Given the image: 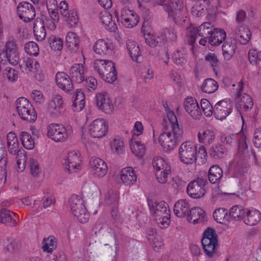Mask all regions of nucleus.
<instances>
[{
	"label": "nucleus",
	"mask_w": 261,
	"mask_h": 261,
	"mask_svg": "<svg viewBox=\"0 0 261 261\" xmlns=\"http://www.w3.org/2000/svg\"><path fill=\"white\" fill-rule=\"evenodd\" d=\"M15 103L18 114L22 119L29 122L36 121L37 114L28 100L24 97H20Z\"/></svg>",
	"instance_id": "nucleus-7"
},
{
	"label": "nucleus",
	"mask_w": 261,
	"mask_h": 261,
	"mask_svg": "<svg viewBox=\"0 0 261 261\" xmlns=\"http://www.w3.org/2000/svg\"><path fill=\"white\" fill-rule=\"evenodd\" d=\"M111 148L114 153L121 154L124 150V144L122 138L115 136L111 142Z\"/></svg>",
	"instance_id": "nucleus-46"
},
{
	"label": "nucleus",
	"mask_w": 261,
	"mask_h": 261,
	"mask_svg": "<svg viewBox=\"0 0 261 261\" xmlns=\"http://www.w3.org/2000/svg\"><path fill=\"white\" fill-rule=\"evenodd\" d=\"M132 152L136 156L142 157L145 153L146 148L143 143L138 141L133 137L129 142Z\"/></svg>",
	"instance_id": "nucleus-40"
},
{
	"label": "nucleus",
	"mask_w": 261,
	"mask_h": 261,
	"mask_svg": "<svg viewBox=\"0 0 261 261\" xmlns=\"http://www.w3.org/2000/svg\"><path fill=\"white\" fill-rule=\"evenodd\" d=\"M139 17L136 13H133V14L126 20H122V23L128 28H132L137 24L139 22Z\"/></svg>",
	"instance_id": "nucleus-61"
},
{
	"label": "nucleus",
	"mask_w": 261,
	"mask_h": 261,
	"mask_svg": "<svg viewBox=\"0 0 261 261\" xmlns=\"http://www.w3.org/2000/svg\"><path fill=\"white\" fill-rule=\"evenodd\" d=\"M245 208L239 205L232 206L229 210V217L234 220L243 219Z\"/></svg>",
	"instance_id": "nucleus-53"
},
{
	"label": "nucleus",
	"mask_w": 261,
	"mask_h": 261,
	"mask_svg": "<svg viewBox=\"0 0 261 261\" xmlns=\"http://www.w3.org/2000/svg\"><path fill=\"white\" fill-rule=\"evenodd\" d=\"M201 107L204 114L206 117H211L214 115V107L206 99H202L201 100Z\"/></svg>",
	"instance_id": "nucleus-57"
},
{
	"label": "nucleus",
	"mask_w": 261,
	"mask_h": 261,
	"mask_svg": "<svg viewBox=\"0 0 261 261\" xmlns=\"http://www.w3.org/2000/svg\"><path fill=\"white\" fill-rule=\"evenodd\" d=\"M236 49V45L231 41H225L222 46L223 57L226 60H229L234 55Z\"/></svg>",
	"instance_id": "nucleus-45"
},
{
	"label": "nucleus",
	"mask_w": 261,
	"mask_h": 261,
	"mask_svg": "<svg viewBox=\"0 0 261 261\" xmlns=\"http://www.w3.org/2000/svg\"><path fill=\"white\" fill-rule=\"evenodd\" d=\"M94 69L108 83L112 84L117 79L115 64L111 60H96L93 63Z\"/></svg>",
	"instance_id": "nucleus-3"
},
{
	"label": "nucleus",
	"mask_w": 261,
	"mask_h": 261,
	"mask_svg": "<svg viewBox=\"0 0 261 261\" xmlns=\"http://www.w3.org/2000/svg\"><path fill=\"white\" fill-rule=\"evenodd\" d=\"M243 90V83L240 81L238 83L237 97H236V107L242 111H249L253 106V102L251 96L246 93L241 95Z\"/></svg>",
	"instance_id": "nucleus-12"
},
{
	"label": "nucleus",
	"mask_w": 261,
	"mask_h": 261,
	"mask_svg": "<svg viewBox=\"0 0 261 261\" xmlns=\"http://www.w3.org/2000/svg\"><path fill=\"white\" fill-rule=\"evenodd\" d=\"M5 53L0 54V58H6L10 64L15 65L18 63L19 56L18 48L13 38L8 39L5 44Z\"/></svg>",
	"instance_id": "nucleus-14"
},
{
	"label": "nucleus",
	"mask_w": 261,
	"mask_h": 261,
	"mask_svg": "<svg viewBox=\"0 0 261 261\" xmlns=\"http://www.w3.org/2000/svg\"><path fill=\"white\" fill-rule=\"evenodd\" d=\"M71 126L66 127L62 124L51 123L47 126V136L56 142H65L72 135Z\"/></svg>",
	"instance_id": "nucleus-4"
},
{
	"label": "nucleus",
	"mask_w": 261,
	"mask_h": 261,
	"mask_svg": "<svg viewBox=\"0 0 261 261\" xmlns=\"http://www.w3.org/2000/svg\"><path fill=\"white\" fill-rule=\"evenodd\" d=\"M167 119H164L162 123V126L164 127H166L167 125H171L172 128H180L177 122L176 117L173 111H169L167 112Z\"/></svg>",
	"instance_id": "nucleus-51"
},
{
	"label": "nucleus",
	"mask_w": 261,
	"mask_h": 261,
	"mask_svg": "<svg viewBox=\"0 0 261 261\" xmlns=\"http://www.w3.org/2000/svg\"><path fill=\"white\" fill-rule=\"evenodd\" d=\"M88 130L91 137L95 138H101L106 136L108 127L103 119H97L94 120L89 125Z\"/></svg>",
	"instance_id": "nucleus-17"
},
{
	"label": "nucleus",
	"mask_w": 261,
	"mask_h": 261,
	"mask_svg": "<svg viewBox=\"0 0 261 261\" xmlns=\"http://www.w3.org/2000/svg\"><path fill=\"white\" fill-rule=\"evenodd\" d=\"M148 239L151 241V244L155 251H159L163 247V243L161 237L158 234L153 238H148Z\"/></svg>",
	"instance_id": "nucleus-62"
},
{
	"label": "nucleus",
	"mask_w": 261,
	"mask_h": 261,
	"mask_svg": "<svg viewBox=\"0 0 261 261\" xmlns=\"http://www.w3.org/2000/svg\"><path fill=\"white\" fill-rule=\"evenodd\" d=\"M148 205L155 221L160 227H167L170 222V211L168 204L164 201L159 203L150 201Z\"/></svg>",
	"instance_id": "nucleus-2"
},
{
	"label": "nucleus",
	"mask_w": 261,
	"mask_h": 261,
	"mask_svg": "<svg viewBox=\"0 0 261 261\" xmlns=\"http://www.w3.org/2000/svg\"><path fill=\"white\" fill-rule=\"evenodd\" d=\"M241 138L238 143V151L240 155H243L248 152V146L246 143V137L240 134Z\"/></svg>",
	"instance_id": "nucleus-60"
},
{
	"label": "nucleus",
	"mask_w": 261,
	"mask_h": 261,
	"mask_svg": "<svg viewBox=\"0 0 261 261\" xmlns=\"http://www.w3.org/2000/svg\"><path fill=\"white\" fill-rule=\"evenodd\" d=\"M209 154L214 159H220L226 156L227 150L223 145L215 144L211 147Z\"/></svg>",
	"instance_id": "nucleus-38"
},
{
	"label": "nucleus",
	"mask_w": 261,
	"mask_h": 261,
	"mask_svg": "<svg viewBox=\"0 0 261 261\" xmlns=\"http://www.w3.org/2000/svg\"><path fill=\"white\" fill-rule=\"evenodd\" d=\"M183 7L181 0H170L165 7V12L168 14V17L177 24L182 19L181 12Z\"/></svg>",
	"instance_id": "nucleus-13"
},
{
	"label": "nucleus",
	"mask_w": 261,
	"mask_h": 261,
	"mask_svg": "<svg viewBox=\"0 0 261 261\" xmlns=\"http://www.w3.org/2000/svg\"><path fill=\"white\" fill-rule=\"evenodd\" d=\"M251 36L250 30L242 25L236 30L233 35L234 39L243 45H246L249 42Z\"/></svg>",
	"instance_id": "nucleus-26"
},
{
	"label": "nucleus",
	"mask_w": 261,
	"mask_h": 261,
	"mask_svg": "<svg viewBox=\"0 0 261 261\" xmlns=\"http://www.w3.org/2000/svg\"><path fill=\"white\" fill-rule=\"evenodd\" d=\"M118 200V194L116 191L110 190L106 194L105 202L107 205L117 204Z\"/></svg>",
	"instance_id": "nucleus-58"
},
{
	"label": "nucleus",
	"mask_w": 261,
	"mask_h": 261,
	"mask_svg": "<svg viewBox=\"0 0 261 261\" xmlns=\"http://www.w3.org/2000/svg\"><path fill=\"white\" fill-rule=\"evenodd\" d=\"M207 183L206 175L198 177L196 179L191 181L187 187L188 195L193 198H199L204 196Z\"/></svg>",
	"instance_id": "nucleus-11"
},
{
	"label": "nucleus",
	"mask_w": 261,
	"mask_h": 261,
	"mask_svg": "<svg viewBox=\"0 0 261 261\" xmlns=\"http://www.w3.org/2000/svg\"><path fill=\"white\" fill-rule=\"evenodd\" d=\"M261 219L260 212L254 208H246L242 221L246 225L254 226L257 224Z\"/></svg>",
	"instance_id": "nucleus-23"
},
{
	"label": "nucleus",
	"mask_w": 261,
	"mask_h": 261,
	"mask_svg": "<svg viewBox=\"0 0 261 261\" xmlns=\"http://www.w3.org/2000/svg\"><path fill=\"white\" fill-rule=\"evenodd\" d=\"M33 31L36 39L38 41H43L46 36V30L43 21L37 18L34 22Z\"/></svg>",
	"instance_id": "nucleus-31"
},
{
	"label": "nucleus",
	"mask_w": 261,
	"mask_h": 261,
	"mask_svg": "<svg viewBox=\"0 0 261 261\" xmlns=\"http://www.w3.org/2000/svg\"><path fill=\"white\" fill-rule=\"evenodd\" d=\"M171 125L163 127V133L159 137V142L166 151L173 150L180 141L182 136L181 128H172Z\"/></svg>",
	"instance_id": "nucleus-1"
},
{
	"label": "nucleus",
	"mask_w": 261,
	"mask_h": 261,
	"mask_svg": "<svg viewBox=\"0 0 261 261\" xmlns=\"http://www.w3.org/2000/svg\"><path fill=\"white\" fill-rule=\"evenodd\" d=\"M81 159L79 153L75 151H72L68 153L67 159L64 163L66 167L65 170L69 173L76 172L81 169Z\"/></svg>",
	"instance_id": "nucleus-18"
},
{
	"label": "nucleus",
	"mask_w": 261,
	"mask_h": 261,
	"mask_svg": "<svg viewBox=\"0 0 261 261\" xmlns=\"http://www.w3.org/2000/svg\"><path fill=\"white\" fill-rule=\"evenodd\" d=\"M29 166L31 174L34 177L38 176L41 172V169L38 162L34 159H30Z\"/></svg>",
	"instance_id": "nucleus-63"
},
{
	"label": "nucleus",
	"mask_w": 261,
	"mask_h": 261,
	"mask_svg": "<svg viewBox=\"0 0 261 261\" xmlns=\"http://www.w3.org/2000/svg\"><path fill=\"white\" fill-rule=\"evenodd\" d=\"M205 60L210 63L213 70H215L219 65V60L217 55L213 53H208L205 57Z\"/></svg>",
	"instance_id": "nucleus-64"
},
{
	"label": "nucleus",
	"mask_w": 261,
	"mask_h": 261,
	"mask_svg": "<svg viewBox=\"0 0 261 261\" xmlns=\"http://www.w3.org/2000/svg\"><path fill=\"white\" fill-rule=\"evenodd\" d=\"M214 220L218 223L224 224L229 221L228 211L224 208H219L213 213Z\"/></svg>",
	"instance_id": "nucleus-44"
},
{
	"label": "nucleus",
	"mask_w": 261,
	"mask_h": 261,
	"mask_svg": "<svg viewBox=\"0 0 261 261\" xmlns=\"http://www.w3.org/2000/svg\"><path fill=\"white\" fill-rule=\"evenodd\" d=\"M65 43L66 46L71 51H76L79 49L80 39L77 35L72 32L67 33Z\"/></svg>",
	"instance_id": "nucleus-39"
},
{
	"label": "nucleus",
	"mask_w": 261,
	"mask_h": 261,
	"mask_svg": "<svg viewBox=\"0 0 261 261\" xmlns=\"http://www.w3.org/2000/svg\"><path fill=\"white\" fill-rule=\"evenodd\" d=\"M72 109L75 112H80L85 107V95L81 91L76 90L73 96Z\"/></svg>",
	"instance_id": "nucleus-41"
},
{
	"label": "nucleus",
	"mask_w": 261,
	"mask_h": 261,
	"mask_svg": "<svg viewBox=\"0 0 261 261\" xmlns=\"http://www.w3.org/2000/svg\"><path fill=\"white\" fill-rule=\"evenodd\" d=\"M152 165L158 181L161 184L166 183L171 173L170 166L163 158L158 156L153 158Z\"/></svg>",
	"instance_id": "nucleus-10"
},
{
	"label": "nucleus",
	"mask_w": 261,
	"mask_h": 261,
	"mask_svg": "<svg viewBox=\"0 0 261 261\" xmlns=\"http://www.w3.org/2000/svg\"><path fill=\"white\" fill-rule=\"evenodd\" d=\"M3 75L5 77H7L8 80L10 82L15 81L18 77L17 71L10 67L5 68L3 72Z\"/></svg>",
	"instance_id": "nucleus-59"
},
{
	"label": "nucleus",
	"mask_w": 261,
	"mask_h": 261,
	"mask_svg": "<svg viewBox=\"0 0 261 261\" xmlns=\"http://www.w3.org/2000/svg\"><path fill=\"white\" fill-rule=\"evenodd\" d=\"M222 169L218 166H213L210 168L208 171V179L212 184L216 183L222 176Z\"/></svg>",
	"instance_id": "nucleus-48"
},
{
	"label": "nucleus",
	"mask_w": 261,
	"mask_h": 261,
	"mask_svg": "<svg viewBox=\"0 0 261 261\" xmlns=\"http://www.w3.org/2000/svg\"><path fill=\"white\" fill-rule=\"evenodd\" d=\"M48 43L54 50H60L63 48L62 39L55 36H51L48 38Z\"/></svg>",
	"instance_id": "nucleus-54"
},
{
	"label": "nucleus",
	"mask_w": 261,
	"mask_h": 261,
	"mask_svg": "<svg viewBox=\"0 0 261 261\" xmlns=\"http://www.w3.org/2000/svg\"><path fill=\"white\" fill-rule=\"evenodd\" d=\"M184 109L194 119L199 120L202 113L197 100L193 97H187L185 99Z\"/></svg>",
	"instance_id": "nucleus-21"
},
{
	"label": "nucleus",
	"mask_w": 261,
	"mask_h": 261,
	"mask_svg": "<svg viewBox=\"0 0 261 261\" xmlns=\"http://www.w3.org/2000/svg\"><path fill=\"white\" fill-rule=\"evenodd\" d=\"M20 140L23 147L27 149L34 147V141L31 135L28 132H22L20 134Z\"/></svg>",
	"instance_id": "nucleus-50"
},
{
	"label": "nucleus",
	"mask_w": 261,
	"mask_h": 261,
	"mask_svg": "<svg viewBox=\"0 0 261 261\" xmlns=\"http://www.w3.org/2000/svg\"><path fill=\"white\" fill-rule=\"evenodd\" d=\"M197 136L200 143L209 145L215 140V132L212 129H206L199 132Z\"/></svg>",
	"instance_id": "nucleus-35"
},
{
	"label": "nucleus",
	"mask_w": 261,
	"mask_h": 261,
	"mask_svg": "<svg viewBox=\"0 0 261 261\" xmlns=\"http://www.w3.org/2000/svg\"><path fill=\"white\" fill-rule=\"evenodd\" d=\"M214 30V27L210 22H204L198 28L191 24L187 29V42L190 45H193L195 42L197 35L208 40L211 33Z\"/></svg>",
	"instance_id": "nucleus-6"
},
{
	"label": "nucleus",
	"mask_w": 261,
	"mask_h": 261,
	"mask_svg": "<svg viewBox=\"0 0 261 261\" xmlns=\"http://www.w3.org/2000/svg\"><path fill=\"white\" fill-rule=\"evenodd\" d=\"M14 217H16L14 213L6 208L3 209L0 212V222L11 227L14 226L17 224Z\"/></svg>",
	"instance_id": "nucleus-37"
},
{
	"label": "nucleus",
	"mask_w": 261,
	"mask_h": 261,
	"mask_svg": "<svg viewBox=\"0 0 261 261\" xmlns=\"http://www.w3.org/2000/svg\"><path fill=\"white\" fill-rule=\"evenodd\" d=\"M232 109V105L229 100H220L214 106V115L217 119L222 120L231 113Z\"/></svg>",
	"instance_id": "nucleus-19"
},
{
	"label": "nucleus",
	"mask_w": 261,
	"mask_h": 261,
	"mask_svg": "<svg viewBox=\"0 0 261 261\" xmlns=\"http://www.w3.org/2000/svg\"><path fill=\"white\" fill-rule=\"evenodd\" d=\"M187 51L184 48L177 49L173 56L174 63L180 66L185 64L187 61Z\"/></svg>",
	"instance_id": "nucleus-47"
},
{
	"label": "nucleus",
	"mask_w": 261,
	"mask_h": 261,
	"mask_svg": "<svg viewBox=\"0 0 261 261\" xmlns=\"http://www.w3.org/2000/svg\"><path fill=\"white\" fill-rule=\"evenodd\" d=\"M120 177L122 182L128 186L134 185L137 178L135 171L131 167L122 169L120 172Z\"/></svg>",
	"instance_id": "nucleus-25"
},
{
	"label": "nucleus",
	"mask_w": 261,
	"mask_h": 261,
	"mask_svg": "<svg viewBox=\"0 0 261 261\" xmlns=\"http://www.w3.org/2000/svg\"><path fill=\"white\" fill-rule=\"evenodd\" d=\"M25 53L30 55L36 56L38 55L39 49L37 43L33 41L28 42L24 45Z\"/></svg>",
	"instance_id": "nucleus-56"
},
{
	"label": "nucleus",
	"mask_w": 261,
	"mask_h": 261,
	"mask_svg": "<svg viewBox=\"0 0 261 261\" xmlns=\"http://www.w3.org/2000/svg\"><path fill=\"white\" fill-rule=\"evenodd\" d=\"M17 13L20 19L25 22L31 21L35 16V10L33 6L28 2L19 4L17 8Z\"/></svg>",
	"instance_id": "nucleus-20"
},
{
	"label": "nucleus",
	"mask_w": 261,
	"mask_h": 261,
	"mask_svg": "<svg viewBox=\"0 0 261 261\" xmlns=\"http://www.w3.org/2000/svg\"><path fill=\"white\" fill-rule=\"evenodd\" d=\"M190 204L185 200L177 201L174 204V213L178 217H184L190 212Z\"/></svg>",
	"instance_id": "nucleus-33"
},
{
	"label": "nucleus",
	"mask_w": 261,
	"mask_h": 261,
	"mask_svg": "<svg viewBox=\"0 0 261 261\" xmlns=\"http://www.w3.org/2000/svg\"><path fill=\"white\" fill-rule=\"evenodd\" d=\"M113 49L112 43L108 40L99 39L96 41L93 47L95 53L101 56L110 54Z\"/></svg>",
	"instance_id": "nucleus-29"
},
{
	"label": "nucleus",
	"mask_w": 261,
	"mask_h": 261,
	"mask_svg": "<svg viewBox=\"0 0 261 261\" xmlns=\"http://www.w3.org/2000/svg\"><path fill=\"white\" fill-rule=\"evenodd\" d=\"M69 205L71 213L80 223H85L88 222L89 214L80 196L72 195L69 199Z\"/></svg>",
	"instance_id": "nucleus-5"
},
{
	"label": "nucleus",
	"mask_w": 261,
	"mask_h": 261,
	"mask_svg": "<svg viewBox=\"0 0 261 261\" xmlns=\"http://www.w3.org/2000/svg\"><path fill=\"white\" fill-rule=\"evenodd\" d=\"M226 38V34L223 30L214 28L208 40L209 43L212 45L220 44Z\"/></svg>",
	"instance_id": "nucleus-34"
},
{
	"label": "nucleus",
	"mask_w": 261,
	"mask_h": 261,
	"mask_svg": "<svg viewBox=\"0 0 261 261\" xmlns=\"http://www.w3.org/2000/svg\"><path fill=\"white\" fill-rule=\"evenodd\" d=\"M63 100L59 94L54 95L52 100L48 103V111L54 115H58L63 108Z\"/></svg>",
	"instance_id": "nucleus-32"
},
{
	"label": "nucleus",
	"mask_w": 261,
	"mask_h": 261,
	"mask_svg": "<svg viewBox=\"0 0 261 261\" xmlns=\"http://www.w3.org/2000/svg\"><path fill=\"white\" fill-rule=\"evenodd\" d=\"M56 247V242L53 236H50L43 239L42 248L44 252H51Z\"/></svg>",
	"instance_id": "nucleus-52"
},
{
	"label": "nucleus",
	"mask_w": 261,
	"mask_h": 261,
	"mask_svg": "<svg viewBox=\"0 0 261 261\" xmlns=\"http://www.w3.org/2000/svg\"><path fill=\"white\" fill-rule=\"evenodd\" d=\"M201 89L202 92L211 94L216 91L218 89V84L212 79H207L204 81Z\"/></svg>",
	"instance_id": "nucleus-43"
},
{
	"label": "nucleus",
	"mask_w": 261,
	"mask_h": 261,
	"mask_svg": "<svg viewBox=\"0 0 261 261\" xmlns=\"http://www.w3.org/2000/svg\"><path fill=\"white\" fill-rule=\"evenodd\" d=\"M201 243L205 254L209 257L213 256L218 247L217 235L213 229L208 228L205 230Z\"/></svg>",
	"instance_id": "nucleus-8"
},
{
	"label": "nucleus",
	"mask_w": 261,
	"mask_h": 261,
	"mask_svg": "<svg viewBox=\"0 0 261 261\" xmlns=\"http://www.w3.org/2000/svg\"><path fill=\"white\" fill-rule=\"evenodd\" d=\"M197 148L190 142L182 143L179 147L178 154L180 161L186 164H192L197 160Z\"/></svg>",
	"instance_id": "nucleus-9"
},
{
	"label": "nucleus",
	"mask_w": 261,
	"mask_h": 261,
	"mask_svg": "<svg viewBox=\"0 0 261 261\" xmlns=\"http://www.w3.org/2000/svg\"><path fill=\"white\" fill-rule=\"evenodd\" d=\"M145 39L147 44L150 47H154L162 43L164 38L160 34H149L145 36Z\"/></svg>",
	"instance_id": "nucleus-49"
},
{
	"label": "nucleus",
	"mask_w": 261,
	"mask_h": 261,
	"mask_svg": "<svg viewBox=\"0 0 261 261\" xmlns=\"http://www.w3.org/2000/svg\"><path fill=\"white\" fill-rule=\"evenodd\" d=\"M90 172L97 178L104 177L107 173L108 168L107 164L101 159L92 157L89 161Z\"/></svg>",
	"instance_id": "nucleus-16"
},
{
	"label": "nucleus",
	"mask_w": 261,
	"mask_h": 261,
	"mask_svg": "<svg viewBox=\"0 0 261 261\" xmlns=\"http://www.w3.org/2000/svg\"><path fill=\"white\" fill-rule=\"evenodd\" d=\"M8 150L10 154L15 156L16 161V169L18 172H22L25 167L26 154L25 151L19 148V144L13 142L7 145Z\"/></svg>",
	"instance_id": "nucleus-15"
},
{
	"label": "nucleus",
	"mask_w": 261,
	"mask_h": 261,
	"mask_svg": "<svg viewBox=\"0 0 261 261\" xmlns=\"http://www.w3.org/2000/svg\"><path fill=\"white\" fill-rule=\"evenodd\" d=\"M126 47L132 60L136 62H141L142 57L138 43L132 39H128L126 42Z\"/></svg>",
	"instance_id": "nucleus-30"
},
{
	"label": "nucleus",
	"mask_w": 261,
	"mask_h": 261,
	"mask_svg": "<svg viewBox=\"0 0 261 261\" xmlns=\"http://www.w3.org/2000/svg\"><path fill=\"white\" fill-rule=\"evenodd\" d=\"M95 101L97 107L106 113L112 111L113 106L111 99L107 95L98 93L95 96Z\"/></svg>",
	"instance_id": "nucleus-28"
},
{
	"label": "nucleus",
	"mask_w": 261,
	"mask_h": 261,
	"mask_svg": "<svg viewBox=\"0 0 261 261\" xmlns=\"http://www.w3.org/2000/svg\"><path fill=\"white\" fill-rule=\"evenodd\" d=\"M20 67L22 70L37 72L39 71L40 66L37 61L27 58L20 63Z\"/></svg>",
	"instance_id": "nucleus-42"
},
{
	"label": "nucleus",
	"mask_w": 261,
	"mask_h": 261,
	"mask_svg": "<svg viewBox=\"0 0 261 261\" xmlns=\"http://www.w3.org/2000/svg\"><path fill=\"white\" fill-rule=\"evenodd\" d=\"M188 214L187 220L194 224L203 223L206 219L205 212L199 207L192 208Z\"/></svg>",
	"instance_id": "nucleus-27"
},
{
	"label": "nucleus",
	"mask_w": 261,
	"mask_h": 261,
	"mask_svg": "<svg viewBox=\"0 0 261 261\" xmlns=\"http://www.w3.org/2000/svg\"><path fill=\"white\" fill-rule=\"evenodd\" d=\"M68 73L73 82L76 83H81L85 80V69L82 64L76 63L71 66Z\"/></svg>",
	"instance_id": "nucleus-24"
},
{
	"label": "nucleus",
	"mask_w": 261,
	"mask_h": 261,
	"mask_svg": "<svg viewBox=\"0 0 261 261\" xmlns=\"http://www.w3.org/2000/svg\"><path fill=\"white\" fill-rule=\"evenodd\" d=\"M72 82L69 74H67L64 72H59L56 74V82L57 85L66 92H70L73 90Z\"/></svg>",
	"instance_id": "nucleus-22"
},
{
	"label": "nucleus",
	"mask_w": 261,
	"mask_h": 261,
	"mask_svg": "<svg viewBox=\"0 0 261 261\" xmlns=\"http://www.w3.org/2000/svg\"><path fill=\"white\" fill-rule=\"evenodd\" d=\"M99 17L101 22L105 25L106 28L110 32H115L117 25L112 20V15L107 10H104L100 13Z\"/></svg>",
	"instance_id": "nucleus-36"
},
{
	"label": "nucleus",
	"mask_w": 261,
	"mask_h": 261,
	"mask_svg": "<svg viewBox=\"0 0 261 261\" xmlns=\"http://www.w3.org/2000/svg\"><path fill=\"white\" fill-rule=\"evenodd\" d=\"M161 35L163 36L164 40L165 39L168 41H174L177 38L175 29L171 27L164 29Z\"/></svg>",
	"instance_id": "nucleus-55"
}]
</instances>
